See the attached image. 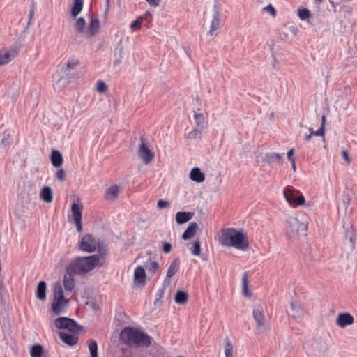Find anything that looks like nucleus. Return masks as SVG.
Returning <instances> with one entry per match:
<instances>
[{
	"instance_id": "obj_1",
	"label": "nucleus",
	"mask_w": 357,
	"mask_h": 357,
	"mask_svg": "<svg viewBox=\"0 0 357 357\" xmlns=\"http://www.w3.org/2000/svg\"><path fill=\"white\" fill-rule=\"evenodd\" d=\"M105 264V258L99 255L87 257H77L66 267V272L75 275H86L96 268H100Z\"/></svg>"
},
{
	"instance_id": "obj_2",
	"label": "nucleus",
	"mask_w": 357,
	"mask_h": 357,
	"mask_svg": "<svg viewBox=\"0 0 357 357\" xmlns=\"http://www.w3.org/2000/svg\"><path fill=\"white\" fill-rule=\"evenodd\" d=\"M219 242L224 246L233 247L242 251L247 250L250 245L243 230H237L234 228L222 229Z\"/></svg>"
},
{
	"instance_id": "obj_3",
	"label": "nucleus",
	"mask_w": 357,
	"mask_h": 357,
	"mask_svg": "<svg viewBox=\"0 0 357 357\" xmlns=\"http://www.w3.org/2000/svg\"><path fill=\"white\" fill-rule=\"evenodd\" d=\"M120 337L129 346L149 347L151 344L150 336L134 328H124L121 332Z\"/></svg>"
},
{
	"instance_id": "obj_4",
	"label": "nucleus",
	"mask_w": 357,
	"mask_h": 357,
	"mask_svg": "<svg viewBox=\"0 0 357 357\" xmlns=\"http://www.w3.org/2000/svg\"><path fill=\"white\" fill-rule=\"evenodd\" d=\"M286 234L289 238L306 236L308 220L305 215L290 216L286 220Z\"/></svg>"
},
{
	"instance_id": "obj_5",
	"label": "nucleus",
	"mask_w": 357,
	"mask_h": 357,
	"mask_svg": "<svg viewBox=\"0 0 357 357\" xmlns=\"http://www.w3.org/2000/svg\"><path fill=\"white\" fill-rule=\"evenodd\" d=\"M69 305V300L64 296L61 283L56 282L53 287V301L51 306L52 312L55 315H59L66 312Z\"/></svg>"
},
{
	"instance_id": "obj_6",
	"label": "nucleus",
	"mask_w": 357,
	"mask_h": 357,
	"mask_svg": "<svg viewBox=\"0 0 357 357\" xmlns=\"http://www.w3.org/2000/svg\"><path fill=\"white\" fill-rule=\"evenodd\" d=\"M265 307L262 305L253 309L252 315L256 323L258 333H264L268 331L269 324L264 315Z\"/></svg>"
},
{
	"instance_id": "obj_7",
	"label": "nucleus",
	"mask_w": 357,
	"mask_h": 357,
	"mask_svg": "<svg viewBox=\"0 0 357 357\" xmlns=\"http://www.w3.org/2000/svg\"><path fill=\"white\" fill-rule=\"evenodd\" d=\"M299 192L294 189L292 186H287L284 188L283 195L287 202L293 208H296L298 205H303L305 203V197L300 195Z\"/></svg>"
},
{
	"instance_id": "obj_8",
	"label": "nucleus",
	"mask_w": 357,
	"mask_h": 357,
	"mask_svg": "<svg viewBox=\"0 0 357 357\" xmlns=\"http://www.w3.org/2000/svg\"><path fill=\"white\" fill-rule=\"evenodd\" d=\"M54 326L58 329H66L73 333H77L82 329L75 320L65 317L56 318L54 320Z\"/></svg>"
},
{
	"instance_id": "obj_9",
	"label": "nucleus",
	"mask_w": 357,
	"mask_h": 357,
	"mask_svg": "<svg viewBox=\"0 0 357 357\" xmlns=\"http://www.w3.org/2000/svg\"><path fill=\"white\" fill-rule=\"evenodd\" d=\"M97 242L90 234L84 236L79 243V249L84 252H92L96 250Z\"/></svg>"
},
{
	"instance_id": "obj_10",
	"label": "nucleus",
	"mask_w": 357,
	"mask_h": 357,
	"mask_svg": "<svg viewBox=\"0 0 357 357\" xmlns=\"http://www.w3.org/2000/svg\"><path fill=\"white\" fill-rule=\"evenodd\" d=\"M137 154L144 163L146 165L151 163L154 158V153L148 148L146 144L144 142L139 146Z\"/></svg>"
},
{
	"instance_id": "obj_11",
	"label": "nucleus",
	"mask_w": 357,
	"mask_h": 357,
	"mask_svg": "<svg viewBox=\"0 0 357 357\" xmlns=\"http://www.w3.org/2000/svg\"><path fill=\"white\" fill-rule=\"evenodd\" d=\"M221 7L215 3L213 6V16L211 23L208 35L213 36V32L217 31L220 26Z\"/></svg>"
},
{
	"instance_id": "obj_12",
	"label": "nucleus",
	"mask_w": 357,
	"mask_h": 357,
	"mask_svg": "<svg viewBox=\"0 0 357 357\" xmlns=\"http://www.w3.org/2000/svg\"><path fill=\"white\" fill-rule=\"evenodd\" d=\"M82 205L78 204L76 203H73L71 206V212L72 217L74 220V222L76 225V228L78 231H82Z\"/></svg>"
},
{
	"instance_id": "obj_13",
	"label": "nucleus",
	"mask_w": 357,
	"mask_h": 357,
	"mask_svg": "<svg viewBox=\"0 0 357 357\" xmlns=\"http://www.w3.org/2000/svg\"><path fill=\"white\" fill-rule=\"evenodd\" d=\"M180 260L176 258L174 259L167 270V277L163 282L164 287L169 286L171 283V278L173 277L179 270Z\"/></svg>"
},
{
	"instance_id": "obj_14",
	"label": "nucleus",
	"mask_w": 357,
	"mask_h": 357,
	"mask_svg": "<svg viewBox=\"0 0 357 357\" xmlns=\"http://www.w3.org/2000/svg\"><path fill=\"white\" fill-rule=\"evenodd\" d=\"M146 275L144 268L137 266L134 272L133 284L135 286L143 287L146 283Z\"/></svg>"
},
{
	"instance_id": "obj_15",
	"label": "nucleus",
	"mask_w": 357,
	"mask_h": 357,
	"mask_svg": "<svg viewBox=\"0 0 357 357\" xmlns=\"http://www.w3.org/2000/svg\"><path fill=\"white\" fill-rule=\"evenodd\" d=\"M354 322V317L349 312L340 313L336 319V324L342 328L352 325Z\"/></svg>"
},
{
	"instance_id": "obj_16",
	"label": "nucleus",
	"mask_w": 357,
	"mask_h": 357,
	"mask_svg": "<svg viewBox=\"0 0 357 357\" xmlns=\"http://www.w3.org/2000/svg\"><path fill=\"white\" fill-rule=\"evenodd\" d=\"M193 117L197 128H204L206 127L207 124L206 116L201 109L194 111Z\"/></svg>"
},
{
	"instance_id": "obj_17",
	"label": "nucleus",
	"mask_w": 357,
	"mask_h": 357,
	"mask_svg": "<svg viewBox=\"0 0 357 357\" xmlns=\"http://www.w3.org/2000/svg\"><path fill=\"white\" fill-rule=\"evenodd\" d=\"M59 335L61 340L69 346L76 344L78 341V337L75 334H68L66 332H60Z\"/></svg>"
},
{
	"instance_id": "obj_18",
	"label": "nucleus",
	"mask_w": 357,
	"mask_h": 357,
	"mask_svg": "<svg viewBox=\"0 0 357 357\" xmlns=\"http://www.w3.org/2000/svg\"><path fill=\"white\" fill-rule=\"evenodd\" d=\"M289 314L294 319H300L303 316V311L302 307L296 303H291L289 309L288 310Z\"/></svg>"
},
{
	"instance_id": "obj_19",
	"label": "nucleus",
	"mask_w": 357,
	"mask_h": 357,
	"mask_svg": "<svg viewBox=\"0 0 357 357\" xmlns=\"http://www.w3.org/2000/svg\"><path fill=\"white\" fill-rule=\"evenodd\" d=\"M282 160V155L278 153H266L264 161L272 166L276 163H280Z\"/></svg>"
},
{
	"instance_id": "obj_20",
	"label": "nucleus",
	"mask_w": 357,
	"mask_h": 357,
	"mask_svg": "<svg viewBox=\"0 0 357 357\" xmlns=\"http://www.w3.org/2000/svg\"><path fill=\"white\" fill-rule=\"evenodd\" d=\"M40 198L45 203H51L53 199L52 190L49 186H44L40 192Z\"/></svg>"
},
{
	"instance_id": "obj_21",
	"label": "nucleus",
	"mask_w": 357,
	"mask_h": 357,
	"mask_svg": "<svg viewBox=\"0 0 357 357\" xmlns=\"http://www.w3.org/2000/svg\"><path fill=\"white\" fill-rule=\"evenodd\" d=\"M84 5L83 0H73V6L70 9V15L73 18H76L81 13Z\"/></svg>"
},
{
	"instance_id": "obj_22",
	"label": "nucleus",
	"mask_w": 357,
	"mask_h": 357,
	"mask_svg": "<svg viewBox=\"0 0 357 357\" xmlns=\"http://www.w3.org/2000/svg\"><path fill=\"white\" fill-rule=\"evenodd\" d=\"M193 216V213L190 212H178L176 214V221L177 224L182 225L190 221Z\"/></svg>"
},
{
	"instance_id": "obj_23",
	"label": "nucleus",
	"mask_w": 357,
	"mask_h": 357,
	"mask_svg": "<svg viewBox=\"0 0 357 357\" xmlns=\"http://www.w3.org/2000/svg\"><path fill=\"white\" fill-rule=\"evenodd\" d=\"M197 229L198 225L196 222H190L182 235L183 239L187 240L191 238L195 235Z\"/></svg>"
},
{
	"instance_id": "obj_24",
	"label": "nucleus",
	"mask_w": 357,
	"mask_h": 357,
	"mask_svg": "<svg viewBox=\"0 0 357 357\" xmlns=\"http://www.w3.org/2000/svg\"><path fill=\"white\" fill-rule=\"evenodd\" d=\"M119 194V187L116 185H114L107 190L105 197L107 200L114 201L118 197Z\"/></svg>"
},
{
	"instance_id": "obj_25",
	"label": "nucleus",
	"mask_w": 357,
	"mask_h": 357,
	"mask_svg": "<svg viewBox=\"0 0 357 357\" xmlns=\"http://www.w3.org/2000/svg\"><path fill=\"white\" fill-rule=\"evenodd\" d=\"M190 178L193 181L202 183L204 181L205 176L199 168L195 167L190 171Z\"/></svg>"
},
{
	"instance_id": "obj_26",
	"label": "nucleus",
	"mask_w": 357,
	"mask_h": 357,
	"mask_svg": "<svg viewBox=\"0 0 357 357\" xmlns=\"http://www.w3.org/2000/svg\"><path fill=\"white\" fill-rule=\"evenodd\" d=\"M100 28V21L97 17H91L88 27V33L90 36L96 35Z\"/></svg>"
},
{
	"instance_id": "obj_27",
	"label": "nucleus",
	"mask_w": 357,
	"mask_h": 357,
	"mask_svg": "<svg viewBox=\"0 0 357 357\" xmlns=\"http://www.w3.org/2000/svg\"><path fill=\"white\" fill-rule=\"evenodd\" d=\"M51 162L54 167H59L63 164V157L58 150H52L51 152Z\"/></svg>"
},
{
	"instance_id": "obj_28",
	"label": "nucleus",
	"mask_w": 357,
	"mask_h": 357,
	"mask_svg": "<svg viewBox=\"0 0 357 357\" xmlns=\"http://www.w3.org/2000/svg\"><path fill=\"white\" fill-rule=\"evenodd\" d=\"M73 275L75 274L66 272L63 277V286L66 291H71L75 286V282L73 278Z\"/></svg>"
},
{
	"instance_id": "obj_29",
	"label": "nucleus",
	"mask_w": 357,
	"mask_h": 357,
	"mask_svg": "<svg viewBox=\"0 0 357 357\" xmlns=\"http://www.w3.org/2000/svg\"><path fill=\"white\" fill-rule=\"evenodd\" d=\"M46 283L44 281L40 282L36 288V297L40 301H44L46 298Z\"/></svg>"
},
{
	"instance_id": "obj_30",
	"label": "nucleus",
	"mask_w": 357,
	"mask_h": 357,
	"mask_svg": "<svg viewBox=\"0 0 357 357\" xmlns=\"http://www.w3.org/2000/svg\"><path fill=\"white\" fill-rule=\"evenodd\" d=\"M188 299V294L183 291H178L174 297L175 302L180 305L185 304Z\"/></svg>"
},
{
	"instance_id": "obj_31",
	"label": "nucleus",
	"mask_w": 357,
	"mask_h": 357,
	"mask_svg": "<svg viewBox=\"0 0 357 357\" xmlns=\"http://www.w3.org/2000/svg\"><path fill=\"white\" fill-rule=\"evenodd\" d=\"M242 283H243V288L242 291L243 295L248 298H250L252 296V292L248 289V273H244L242 277Z\"/></svg>"
},
{
	"instance_id": "obj_32",
	"label": "nucleus",
	"mask_w": 357,
	"mask_h": 357,
	"mask_svg": "<svg viewBox=\"0 0 357 357\" xmlns=\"http://www.w3.org/2000/svg\"><path fill=\"white\" fill-rule=\"evenodd\" d=\"M225 357H233L234 346L228 337L225 338Z\"/></svg>"
},
{
	"instance_id": "obj_33",
	"label": "nucleus",
	"mask_w": 357,
	"mask_h": 357,
	"mask_svg": "<svg viewBox=\"0 0 357 357\" xmlns=\"http://www.w3.org/2000/svg\"><path fill=\"white\" fill-rule=\"evenodd\" d=\"M86 26V21L84 17H79L77 19L75 24V31L77 33H82Z\"/></svg>"
},
{
	"instance_id": "obj_34",
	"label": "nucleus",
	"mask_w": 357,
	"mask_h": 357,
	"mask_svg": "<svg viewBox=\"0 0 357 357\" xmlns=\"http://www.w3.org/2000/svg\"><path fill=\"white\" fill-rule=\"evenodd\" d=\"M202 129L197 127V128L187 133L185 137L190 139H200L202 137Z\"/></svg>"
},
{
	"instance_id": "obj_35",
	"label": "nucleus",
	"mask_w": 357,
	"mask_h": 357,
	"mask_svg": "<svg viewBox=\"0 0 357 357\" xmlns=\"http://www.w3.org/2000/svg\"><path fill=\"white\" fill-rule=\"evenodd\" d=\"M43 354V347L40 344L33 345L31 349V357H41Z\"/></svg>"
},
{
	"instance_id": "obj_36",
	"label": "nucleus",
	"mask_w": 357,
	"mask_h": 357,
	"mask_svg": "<svg viewBox=\"0 0 357 357\" xmlns=\"http://www.w3.org/2000/svg\"><path fill=\"white\" fill-rule=\"evenodd\" d=\"M345 237L346 238L349 239V241L351 242V247L354 249L356 243V236L354 234L353 227L351 226L345 231Z\"/></svg>"
},
{
	"instance_id": "obj_37",
	"label": "nucleus",
	"mask_w": 357,
	"mask_h": 357,
	"mask_svg": "<svg viewBox=\"0 0 357 357\" xmlns=\"http://www.w3.org/2000/svg\"><path fill=\"white\" fill-rule=\"evenodd\" d=\"M88 347L91 354V357H98L97 342L93 340H90L89 341Z\"/></svg>"
},
{
	"instance_id": "obj_38",
	"label": "nucleus",
	"mask_w": 357,
	"mask_h": 357,
	"mask_svg": "<svg viewBox=\"0 0 357 357\" xmlns=\"http://www.w3.org/2000/svg\"><path fill=\"white\" fill-rule=\"evenodd\" d=\"M13 58L14 55H12L9 52H0V64H6L9 63Z\"/></svg>"
},
{
	"instance_id": "obj_39",
	"label": "nucleus",
	"mask_w": 357,
	"mask_h": 357,
	"mask_svg": "<svg viewBox=\"0 0 357 357\" xmlns=\"http://www.w3.org/2000/svg\"><path fill=\"white\" fill-rule=\"evenodd\" d=\"M298 16L301 20H307L311 17V12L307 8L298 9Z\"/></svg>"
},
{
	"instance_id": "obj_40",
	"label": "nucleus",
	"mask_w": 357,
	"mask_h": 357,
	"mask_svg": "<svg viewBox=\"0 0 357 357\" xmlns=\"http://www.w3.org/2000/svg\"><path fill=\"white\" fill-rule=\"evenodd\" d=\"M191 252L195 256L200 255L201 252V243L199 240H197L194 242L192 247L190 248Z\"/></svg>"
},
{
	"instance_id": "obj_41",
	"label": "nucleus",
	"mask_w": 357,
	"mask_h": 357,
	"mask_svg": "<svg viewBox=\"0 0 357 357\" xmlns=\"http://www.w3.org/2000/svg\"><path fill=\"white\" fill-rule=\"evenodd\" d=\"M159 268V264L157 261H151L150 264L146 266V269L151 273H155Z\"/></svg>"
},
{
	"instance_id": "obj_42",
	"label": "nucleus",
	"mask_w": 357,
	"mask_h": 357,
	"mask_svg": "<svg viewBox=\"0 0 357 357\" xmlns=\"http://www.w3.org/2000/svg\"><path fill=\"white\" fill-rule=\"evenodd\" d=\"M317 349L320 353H325L328 350V346L326 342L324 340H319L318 342V346L317 347Z\"/></svg>"
},
{
	"instance_id": "obj_43",
	"label": "nucleus",
	"mask_w": 357,
	"mask_h": 357,
	"mask_svg": "<svg viewBox=\"0 0 357 357\" xmlns=\"http://www.w3.org/2000/svg\"><path fill=\"white\" fill-rule=\"evenodd\" d=\"M142 21L138 17L137 20L132 21L130 24V29L132 31H137L140 29Z\"/></svg>"
},
{
	"instance_id": "obj_44",
	"label": "nucleus",
	"mask_w": 357,
	"mask_h": 357,
	"mask_svg": "<svg viewBox=\"0 0 357 357\" xmlns=\"http://www.w3.org/2000/svg\"><path fill=\"white\" fill-rule=\"evenodd\" d=\"M56 178L60 181H63L66 178V172L63 169L57 170L55 174Z\"/></svg>"
},
{
	"instance_id": "obj_45",
	"label": "nucleus",
	"mask_w": 357,
	"mask_h": 357,
	"mask_svg": "<svg viewBox=\"0 0 357 357\" xmlns=\"http://www.w3.org/2000/svg\"><path fill=\"white\" fill-rule=\"evenodd\" d=\"M157 206L160 209L167 208L170 207V203L167 201L160 199L158 201Z\"/></svg>"
},
{
	"instance_id": "obj_46",
	"label": "nucleus",
	"mask_w": 357,
	"mask_h": 357,
	"mask_svg": "<svg viewBox=\"0 0 357 357\" xmlns=\"http://www.w3.org/2000/svg\"><path fill=\"white\" fill-rule=\"evenodd\" d=\"M123 47H117L115 50V55L116 56L117 54H119V57L116 59L115 60V64H119L121 63V59L122 57L121 54L123 53Z\"/></svg>"
},
{
	"instance_id": "obj_47",
	"label": "nucleus",
	"mask_w": 357,
	"mask_h": 357,
	"mask_svg": "<svg viewBox=\"0 0 357 357\" xmlns=\"http://www.w3.org/2000/svg\"><path fill=\"white\" fill-rule=\"evenodd\" d=\"M310 132H312V135L316 136H324L325 130L324 128L320 127L317 131H313L312 128H309Z\"/></svg>"
},
{
	"instance_id": "obj_48",
	"label": "nucleus",
	"mask_w": 357,
	"mask_h": 357,
	"mask_svg": "<svg viewBox=\"0 0 357 357\" xmlns=\"http://www.w3.org/2000/svg\"><path fill=\"white\" fill-rule=\"evenodd\" d=\"M264 10L268 12L273 17H275L276 15V10L271 4H269L267 6H266L264 8Z\"/></svg>"
},
{
	"instance_id": "obj_49",
	"label": "nucleus",
	"mask_w": 357,
	"mask_h": 357,
	"mask_svg": "<svg viewBox=\"0 0 357 357\" xmlns=\"http://www.w3.org/2000/svg\"><path fill=\"white\" fill-rule=\"evenodd\" d=\"M34 13H35V7H34V4L33 3L31 5V9L29 10V22H28V24H27V26H29L31 23V20L34 16Z\"/></svg>"
},
{
	"instance_id": "obj_50",
	"label": "nucleus",
	"mask_w": 357,
	"mask_h": 357,
	"mask_svg": "<svg viewBox=\"0 0 357 357\" xmlns=\"http://www.w3.org/2000/svg\"><path fill=\"white\" fill-rule=\"evenodd\" d=\"M79 64V61L77 60H71L68 61L67 63V68L73 69L76 67Z\"/></svg>"
},
{
	"instance_id": "obj_51",
	"label": "nucleus",
	"mask_w": 357,
	"mask_h": 357,
	"mask_svg": "<svg viewBox=\"0 0 357 357\" xmlns=\"http://www.w3.org/2000/svg\"><path fill=\"white\" fill-rule=\"evenodd\" d=\"M95 89H107V85L102 80H98L96 83Z\"/></svg>"
},
{
	"instance_id": "obj_52",
	"label": "nucleus",
	"mask_w": 357,
	"mask_h": 357,
	"mask_svg": "<svg viewBox=\"0 0 357 357\" xmlns=\"http://www.w3.org/2000/svg\"><path fill=\"white\" fill-rule=\"evenodd\" d=\"M162 250H163V252L167 254V253L170 252V251L172 250V245H171V243L165 242L163 244Z\"/></svg>"
},
{
	"instance_id": "obj_53",
	"label": "nucleus",
	"mask_w": 357,
	"mask_h": 357,
	"mask_svg": "<svg viewBox=\"0 0 357 357\" xmlns=\"http://www.w3.org/2000/svg\"><path fill=\"white\" fill-rule=\"evenodd\" d=\"M342 156H343L344 159L346 160L347 163V164H350L351 159L349 158L348 152L346 150H342Z\"/></svg>"
},
{
	"instance_id": "obj_54",
	"label": "nucleus",
	"mask_w": 357,
	"mask_h": 357,
	"mask_svg": "<svg viewBox=\"0 0 357 357\" xmlns=\"http://www.w3.org/2000/svg\"><path fill=\"white\" fill-rule=\"evenodd\" d=\"M147 3L153 6H158L161 0H146Z\"/></svg>"
},
{
	"instance_id": "obj_55",
	"label": "nucleus",
	"mask_w": 357,
	"mask_h": 357,
	"mask_svg": "<svg viewBox=\"0 0 357 357\" xmlns=\"http://www.w3.org/2000/svg\"><path fill=\"white\" fill-rule=\"evenodd\" d=\"M150 16H151V13L149 10H147V11H146V13L144 15L139 16V18L142 21H143L144 20L146 19L148 17H150Z\"/></svg>"
},
{
	"instance_id": "obj_56",
	"label": "nucleus",
	"mask_w": 357,
	"mask_h": 357,
	"mask_svg": "<svg viewBox=\"0 0 357 357\" xmlns=\"http://www.w3.org/2000/svg\"><path fill=\"white\" fill-rule=\"evenodd\" d=\"M293 154H294V149H290L288 152H287V158L288 159L291 161L292 158H294L293 157Z\"/></svg>"
},
{
	"instance_id": "obj_57",
	"label": "nucleus",
	"mask_w": 357,
	"mask_h": 357,
	"mask_svg": "<svg viewBox=\"0 0 357 357\" xmlns=\"http://www.w3.org/2000/svg\"><path fill=\"white\" fill-rule=\"evenodd\" d=\"M291 165H292V169H293L294 172H295L296 169V159L295 158H292L291 160Z\"/></svg>"
},
{
	"instance_id": "obj_58",
	"label": "nucleus",
	"mask_w": 357,
	"mask_h": 357,
	"mask_svg": "<svg viewBox=\"0 0 357 357\" xmlns=\"http://www.w3.org/2000/svg\"><path fill=\"white\" fill-rule=\"evenodd\" d=\"M325 123H326V116L323 115L321 117V128H324Z\"/></svg>"
},
{
	"instance_id": "obj_59",
	"label": "nucleus",
	"mask_w": 357,
	"mask_h": 357,
	"mask_svg": "<svg viewBox=\"0 0 357 357\" xmlns=\"http://www.w3.org/2000/svg\"><path fill=\"white\" fill-rule=\"evenodd\" d=\"M312 136V132H310V133L309 135H306L305 136V139L306 141H309V140L311 139Z\"/></svg>"
},
{
	"instance_id": "obj_60",
	"label": "nucleus",
	"mask_w": 357,
	"mask_h": 357,
	"mask_svg": "<svg viewBox=\"0 0 357 357\" xmlns=\"http://www.w3.org/2000/svg\"><path fill=\"white\" fill-rule=\"evenodd\" d=\"M280 38H281V39H283V40H284V39H286V38H287V34H286V33H284V38H283V37H282V33H280Z\"/></svg>"
},
{
	"instance_id": "obj_61",
	"label": "nucleus",
	"mask_w": 357,
	"mask_h": 357,
	"mask_svg": "<svg viewBox=\"0 0 357 357\" xmlns=\"http://www.w3.org/2000/svg\"><path fill=\"white\" fill-rule=\"evenodd\" d=\"M109 7V0H107V9Z\"/></svg>"
},
{
	"instance_id": "obj_62",
	"label": "nucleus",
	"mask_w": 357,
	"mask_h": 357,
	"mask_svg": "<svg viewBox=\"0 0 357 357\" xmlns=\"http://www.w3.org/2000/svg\"><path fill=\"white\" fill-rule=\"evenodd\" d=\"M318 3H321L323 1V0H315Z\"/></svg>"
},
{
	"instance_id": "obj_63",
	"label": "nucleus",
	"mask_w": 357,
	"mask_h": 357,
	"mask_svg": "<svg viewBox=\"0 0 357 357\" xmlns=\"http://www.w3.org/2000/svg\"><path fill=\"white\" fill-rule=\"evenodd\" d=\"M349 204V199H348L347 202V205H348Z\"/></svg>"
}]
</instances>
